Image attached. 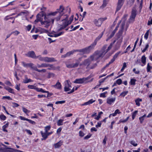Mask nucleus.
<instances>
[{
	"instance_id": "f704fd0d",
	"label": "nucleus",
	"mask_w": 152,
	"mask_h": 152,
	"mask_svg": "<svg viewBox=\"0 0 152 152\" xmlns=\"http://www.w3.org/2000/svg\"><path fill=\"white\" fill-rule=\"evenodd\" d=\"M6 118V117L4 114H2L0 115V119L1 120H5Z\"/></svg>"
},
{
	"instance_id": "f257e3e1",
	"label": "nucleus",
	"mask_w": 152,
	"mask_h": 152,
	"mask_svg": "<svg viewBox=\"0 0 152 152\" xmlns=\"http://www.w3.org/2000/svg\"><path fill=\"white\" fill-rule=\"evenodd\" d=\"M64 9V8L62 5L60 6L59 8L56 10V11L53 12H51L46 14L44 16V20L43 21L46 22L44 23V24L43 25H45V27L46 28H48L50 26V23L51 22L50 20L48 19V17L49 16L52 15L55 16L56 14H58V15L55 18L56 20L58 22L60 20L61 17L63 15V11Z\"/></svg>"
},
{
	"instance_id": "72a5a7b5",
	"label": "nucleus",
	"mask_w": 152,
	"mask_h": 152,
	"mask_svg": "<svg viewBox=\"0 0 152 152\" xmlns=\"http://www.w3.org/2000/svg\"><path fill=\"white\" fill-rule=\"evenodd\" d=\"M123 38L121 37V38L118 40V41L117 42V44H118V48L120 47L121 44L122 42Z\"/></svg>"
},
{
	"instance_id": "4d7b16f0",
	"label": "nucleus",
	"mask_w": 152,
	"mask_h": 152,
	"mask_svg": "<svg viewBox=\"0 0 152 152\" xmlns=\"http://www.w3.org/2000/svg\"><path fill=\"white\" fill-rule=\"evenodd\" d=\"M79 136L83 137L85 135V134L82 131H80L79 132Z\"/></svg>"
},
{
	"instance_id": "c9c22d12",
	"label": "nucleus",
	"mask_w": 152,
	"mask_h": 152,
	"mask_svg": "<svg viewBox=\"0 0 152 152\" xmlns=\"http://www.w3.org/2000/svg\"><path fill=\"white\" fill-rule=\"evenodd\" d=\"M64 33V32H61L57 34H54V37H56L58 36H59Z\"/></svg>"
},
{
	"instance_id": "680f3d73",
	"label": "nucleus",
	"mask_w": 152,
	"mask_h": 152,
	"mask_svg": "<svg viewBox=\"0 0 152 152\" xmlns=\"http://www.w3.org/2000/svg\"><path fill=\"white\" fill-rule=\"evenodd\" d=\"M73 17H74V15H72L69 18V24H71L72 22V21L73 20Z\"/></svg>"
},
{
	"instance_id": "7ed1b4c3",
	"label": "nucleus",
	"mask_w": 152,
	"mask_h": 152,
	"mask_svg": "<svg viewBox=\"0 0 152 152\" xmlns=\"http://www.w3.org/2000/svg\"><path fill=\"white\" fill-rule=\"evenodd\" d=\"M94 46L92 44L90 46L85 48L81 49L80 50V52H82L83 54H88L90 53L91 50L93 49Z\"/></svg>"
},
{
	"instance_id": "412c9836",
	"label": "nucleus",
	"mask_w": 152,
	"mask_h": 152,
	"mask_svg": "<svg viewBox=\"0 0 152 152\" xmlns=\"http://www.w3.org/2000/svg\"><path fill=\"white\" fill-rule=\"evenodd\" d=\"M146 57L145 55L143 56L141 58V61L143 64H141V66H143L144 65L146 64Z\"/></svg>"
},
{
	"instance_id": "9b49d317",
	"label": "nucleus",
	"mask_w": 152,
	"mask_h": 152,
	"mask_svg": "<svg viewBox=\"0 0 152 152\" xmlns=\"http://www.w3.org/2000/svg\"><path fill=\"white\" fill-rule=\"evenodd\" d=\"M56 61H57L53 58H49L48 57H45V62H56Z\"/></svg>"
},
{
	"instance_id": "a211bd4d",
	"label": "nucleus",
	"mask_w": 152,
	"mask_h": 152,
	"mask_svg": "<svg viewBox=\"0 0 152 152\" xmlns=\"http://www.w3.org/2000/svg\"><path fill=\"white\" fill-rule=\"evenodd\" d=\"M102 36V34H100L99 36L96 38L93 43H92L94 46H95V45H96L97 42L101 39Z\"/></svg>"
},
{
	"instance_id": "bb28decb",
	"label": "nucleus",
	"mask_w": 152,
	"mask_h": 152,
	"mask_svg": "<svg viewBox=\"0 0 152 152\" xmlns=\"http://www.w3.org/2000/svg\"><path fill=\"white\" fill-rule=\"evenodd\" d=\"M152 69V67L150 65L149 63H148L147 64V71L148 72H151V70Z\"/></svg>"
},
{
	"instance_id": "bf43d9fd",
	"label": "nucleus",
	"mask_w": 152,
	"mask_h": 152,
	"mask_svg": "<svg viewBox=\"0 0 152 152\" xmlns=\"http://www.w3.org/2000/svg\"><path fill=\"white\" fill-rule=\"evenodd\" d=\"M61 27H60L59 29L58 30V31H61L62 30L65 28L66 27V25H65V26H61Z\"/></svg>"
},
{
	"instance_id": "9d476101",
	"label": "nucleus",
	"mask_w": 152,
	"mask_h": 152,
	"mask_svg": "<svg viewBox=\"0 0 152 152\" xmlns=\"http://www.w3.org/2000/svg\"><path fill=\"white\" fill-rule=\"evenodd\" d=\"M106 53L105 52H104V51H99L98 53H97V55L98 56L96 58V59L97 60L100 58H103Z\"/></svg>"
},
{
	"instance_id": "0e129e2a",
	"label": "nucleus",
	"mask_w": 152,
	"mask_h": 152,
	"mask_svg": "<svg viewBox=\"0 0 152 152\" xmlns=\"http://www.w3.org/2000/svg\"><path fill=\"white\" fill-rule=\"evenodd\" d=\"M19 118L21 120H22L26 121H28V119L24 117H23L22 116H20Z\"/></svg>"
},
{
	"instance_id": "4c0bfd02",
	"label": "nucleus",
	"mask_w": 152,
	"mask_h": 152,
	"mask_svg": "<svg viewBox=\"0 0 152 152\" xmlns=\"http://www.w3.org/2000/svg\"><path fill=\"white\" fill-rule=\"evenodd\" d=\"M37 56L38 57V58H39V60L40 61H45V57H42L41 55H39Z\"/></svg>"
},
{
	"instance_id": "f3484780",
	"label": "nucleus",
	"mask_w": 152,
	"mask_h": 152,
	"mask_svg": "<svg viewBox=\"0 0 152 152\" xmlns=\"http://www.w3.org/2000/svg\"><path fill=\"white\" fill-rule=\"evenodd\" d=\"M84 83V80L83 78H80L76 79L74 81V83H75L82 84Z\"/></svg>"
},
{
	"instance_id": "423d86ee",
	"label": "nucleus",
	"mask_w": 152,
	"mask_h": 152,
	"mask_svg": "<svg viewBox=\"0 0 152 152\" xmlns=\"http://www.w3.org/2000/svg\"><path fill=\"white\" fill-rule=\"evenodd\" d=\"M64 16H66V17L64 19H62L61 21L63 22V23L61 26H65L66 25V27L71 24H69V21L68 20V15H65Z\"/></svg>"
},
{
	"instance_id": "f03ea898",
	"label": "nucleus",
	"mask_w": 152,
	"mask_h": 152,
	"mask_svg": "<svg viewBox=\"0 0 152 152\" xmlns=\"http://www.w3.org/2000/svg\"><path fill=\"white\" fill-rule=\"evenodd\" d=\"M81 57H80L77 59H75L73 60V62H76L75 64H66V66L69 68L77 67L78 66L79 64L80 66H81L83 65V62L79 64L80 62L81 61Z\"/></svg>"
},
{
	"instance_id": "de8ad7c7",
	"label": "nucleus",
	"mask_w": 152,
	"mask_h": 152,
	"mask_svg": "<svg viewBox=\"0 0 152 152\" xmlns=\"http://www.w3.org/2000/svg\"><path fill=\"white\" fill-rule=\"evenodd\" d=\"M20 32L19 31H18L17 30H16L12 32L11 33V34H14L16 36V35H18V34H20Z\"/></svg>"
},
{
	"instance_id": "b1692460",
	"label": "nucleus",
	"mask_w": 152,
	"mask_h": 152,
	"mask_svg": "<svg viewBox=\"0 0 152 152\" xmlns=\"http://www.w3.org/2000/svg\"><path fill=\"white\" fill-rule=\"evenodd\" d=\"M33 80L31 79H28L27 77H26L25 79L23 81V83H27L30 82H32Z\"/></svg>"
},
{
	"instance_id": "58836bf2",
	"label": "nucleus",
	"mask_w": 152,
	"mask_h": 152,
	"mask_svg": "<svg viewBox=\"0 0 152 152\" xmlns=\"http://www.w3.org/2000/svg\"><path fill=\"white\" fill-rule=\"evenodd\" d=\"M51 128V126H45V132H47L48 131L50 130Z\"/></svg>"
},
{
	"instance_id": "338daca9",
	"label": "nucleus",
	"mask_w": 152,
	"mask_h": 152,
	"mask_svg": "<svg viewBox=\"0 0 152 152\" xmlns=\"http://www.w3.org/2000/svg\"><path fill=\"white\" fill-rule=\"evenodd\" d=\"M101 124L102 123L100 121L99 122H98L97 123V124L95 126L96 128L100 127H101Z\"/></svg>"
},
{
	"instance_id": "4468645a",
	"label": "nucleus",
	"mask_w": 152,
	"mask_h": 152,
	"mask_svg": "<svg viewBox=\"0 0 152 152\" xmlns=\"http://www.w3.org/2000/svg\"><path fill=\"white\" fill-rule=\"evenodd\" d=\"M91 63V61L89 58L85 59L83 61V64L84 66H86L87 67L89 66Z\"/></svg>"
},
{
	"instance_id": "dca6fc26",
	"label": "nucleus",
	"mask_w": 152,
	"mask_h": 152,
	"mask_svg": "<svg viewBox=\"0 0 152 152\" xmlns=\"http://www.w3.org/2000/svg\"><path fill=\"white\" fill-rule=\"evenodd\" d=\"M115 99L116 98L115 97L112 98H108L107 99V103L108 104L111 105L115 101Z\"/></svg>"
},
{
	"instance_id": "79ce46f5",
	"label": "nucleus",
	"mask_w": 152,
	"mask_h": 152,
	"mask_svg": "<svg viewBox=\"0 0 152 152\" xmlns=\"http://www.w3.org/2000/svg\"><path fill=\"white\" fill-rule=\"evenodd\" d=\"M121 51H119L117 53H116L113 56V57L115 59L121 53Z\"/></svg>"
},
{
	"instance_id": "cd10ccee",
	"label": "nucleus",
	"mask_w": 152,
	"mask_h": 152,
	"mask_svg": "<svg viewBox=\"0 0 152 152\" xmlns=\"http://www.w3.org/2000/svg\"><path fill=\"white\" fill-rule=\"evenodd\" d=\"M136 81V80L135 79L133 78L131 79L130 81V84L131 85H135Z\"/></svg>"
},
{
	"instance_id": "473e14b6",
	"label": "nucleus",
	"mask_w": 152,
	"mask_h": 152,
	"mask_svg": "<svg viewBox=\"0 0 152 152\" xmlns=\"http://www.w3.org/2000/svg\"><path fill=\"white\" fill-rule=\"evenodd\" d=\"M14 149L10 148H6V151L7 152H14Z\"/></svg>"
},
{
	"instance_id": "0eeeda50",
	"label": "nucleus",
	"mask_w": 152,
	"mask_h": 152,
	"mask_svg": "<svg viewBox=\"0 0 152 152\" xmlns=\"http://www.w3.org/2000/svg\"><path fill=\"white\" fill-rule=\"evenodd\" d=\"M26 55V56L33 58L36 59L38 58V57L36 56L35 52L33 51H29Z\"/></svg>"
},
{
	"instance_id": "8fccbe9b",
	"label": "nucleus",
	"mask_w": 152,
	"mask_h": 152,
	"mask_svg": "<svg viewBox=\"0 0 152 152\" xmlns=\"http://www.w3.org/2000/svg\"><path fill=\"white\" fill-rule=\"evenodd\" d=\"M65 102H66V101L65 100L58 101L56 102L55 103V104H62L65 103Z\"/></svg>"
},
{
	"instance_id": "aec40b11",
	"label": "nucleus",
	"mask_w": 152,
	"mask_h": 152,
	"mask_svg": "<svg viewBox=\"0 0 152 152\" xmlns=\"http://www.w3.org/2000/svg\"><path fill=\"white\" fill-rule=\"evenodd\" d=\"M53 86L58 89H61V85L58 81L55 85H53Z\"/></svg>"
},
{
	"instance_id": "774afa93",
	"label": "nucleus",
	"mask_w": 152,
	"mask_h": 152,
	"mask_svg": "<svg viewBox=\"0 0 152 152\" xmlns=\"http://www.w3.org/2000/svg\"><path fill=\"white\" fill-rule=\"evenodd\" d=\"M139 119L140 121V123L142 124L143 122L144 118L141 116L139 118Z\"/></svg>"
},
{
	"instance_id": "5fc2aeb1",
	"label": "nucleus",
	"mask_w": 152,
	"mask_h": 152,
	"mask_svg": "<svg viewBox=\"0 0 152 152\" xmlns=\"http://www.w3.org/2000/svg\"><path fill=\"white\" fill-rule=\"evenodd\" d=\"M12 103L13 105L12 106V107L13 108L17 107L19 106V104H17L16 103H15V102H12Z\"/></svg>"
},
{
	"instance_id": "20e7f679",
	"label": "nucleus",
	"mask_w": 152,
	"mask_h": 152,
	"mask_svg": "<svg viewBox=\"0 0 152 152\" xmlns=\"http://www.w3.org/2000/svg\"><path fill=\"white\" fill-rule=\"evenodd\" d=\"M21 63L24 67L26 68L30 67L31 69L33 70H34L36 66L34 64L31 63L26 64L24 62L22 61Z\"/></svg>"
},
{
	"instance_id": "37998d69",
	"label": "nucleus",
	"mask_w": 152,
	"mask_h": 152,
	"mask_svg": "<svg viewBox=\"0 0 152 152\" xmlns=\"http://www.w3.org/2000/svg\"><path fill=\"white\" fill-rule=\"evenodd\" d=\"M28 88L30 89H36V86L32 85H29L28 86Z\"/></svg>"
},
{
	"instance_id": "5701e85b",
	"label": "nucleus",
	"mask_w": 152,
	"mask_h": 152,
	"mask_svg": "<svg viewBox=\"0 0 152 152\" xmlns=\"http://www.w3.org/2000/svg\"><path fill=\"white\" fill-rule=\"evenodd\" d=\"M62 142H61V141H60L58 142L55 144H54V146L55 148H58L60 147L62 144Z\"/></svg>"
},
{
	"instance_id": "864d4df0",
	"label": "nucleus",
	"mask_w": 152,
	"mask_h": 152,
	"mask_svg": "<svg viewBox=\"0 0 152 152\" xmlns=\"http://www.w3.org/2000/svg\"><path fill=\"white\" fill-rule=\"evenodd\" d=\"M117 30V28H115V29L113 31L110 35L113 37Z\"/></svg>"
},
{
	"instance_id": "e433bc0d",
	"label": "nucleus",
	"mask_w": 152,
	"mask_h": 152,
	"mask_svg": "<svg viewBox=\"0 0 152 152\" xmlns=\"http://www.w3.org/2000/svg\"><path fill=\"white\" fill-rule=\"evenodd\" d=\"M149 30H148L145 34L144 38L146 39H147L148 38L149 33Z\"/></svg>"
},
{
	"instance_id": "ea45409f",
	"label": "nucleus",
	"mask_w": 152,
	"mask_h": 152,
	"mask_svg": "<svg viewBox=\"0 0 152 152\" xmlns=\"http://www.w3.org/2000/svg\"><path fill=\"white\" fill-rule=\"evenodd\" d=\"M116 82L118 85H120L122 83V80L121 79H118L116 80Z\"/></svg>"
},
{
	"instance_id": "052dcab7",
	"label": "nucleus",
	"mask_w": 152,
	"mask_h": 152,
	"mask_svg": "<svg viewBox=\"0 0 152 152\" xmlns=\"http://www.w3.org/2000/svg\"><path fill=\"white\" fill-rule=\"evenodd\" d=\"M122 35L117 33L116 34V39L118 40L120 39Z\"/></svg>"
},
{
	"instance_id": "e2e57ef3",
	"label": "nucleus",
	"mask_w": 152,
	"mask_h": 152,
	"mask_svg": "<svg viewBox=\"0 0 152 152\" xmlns=\"http://www.w3.org/2000/svg\"><path fill=\"white\" fill-rule=\"evenodd\" d=\"M125 25V22H123L121 23V29L122 30H123L124 28V26Z\"/></svg>"
},
{
	"instance_id": "69168bd1",
	"label": "nucleus",
	"mask_w": 152,
	"mask_h": 152,
	"mask_svg": "<svg viewBox=\"0 0 152 152\" xmlns=\"http://www.w3.org/2000/svg\"><path fill=\"white\" fill-rule=\"evenodd\" d=\"M147 24L148 26H150L152 24V18L151 19H150L148 20Z\"/></svg>"
},
{
	"instance_id": "f8f14e48",
	"label": "nucleus",
	"mask_w": 152,
	"mask_h": 152,
	"mask_svg": "<svg viewBox=\"0 0 152 152\" xmlns=\"http://www.w3.org/2000/svg\"><path fill=\"white\" fill-rule=\"evenodd\" d=\"M101 18H99L98 20H97L96 19H94L93 22L94 24L96 25V26L99 27L101 26V25L102 23V21H101L100 24L99 23V21H101Z\"/></svg>"
},
{
	"instance_id": "13d9d810",
	"label": "nucleus",
	"mask_w": 152,
	"mask_h": 152,
	"mask_svg": "<svg viewBox=\"0 0 152 152\" xmlns=\"http://www.w3.org/2000/svg\"><path fill=\"white\" fill-rule=\"evenodd\" d=\"M113 45H111V44H110V45L108 47L107 49L106 50V51L105 52V53H107L109 50L112 48V46Z\"/></svg>"
},
{
	"instance_id": "4be33fe9",
	"label": "nucleus",
	"mask_w": 152,
	"mask_h": 152,
	"mask_svg": "<svg viewBox=\"0 0 152 152\" xmlns=\"http://www.w3.org/2000/svg\"><path fill=\"white\" fill-rule=\"evenodd\" d=\"M9 122H7L5 125L3 126L2 127V130L3 131L5 132H8V131L6 129L8 127Z\"/></svg>"
},
{
	"instance_id": "6e6552de",
	"label": "nucleus",
	"mask_w": 152,
	"mask_h": 152,
	"mask_svg": "<svg viewBox=\"0 0 152 152\" xmlns=\"http://www.w3.org/2000/svg\"><path fill=\"white\" fill-rule=\"evenodd\" d=\"M36 18L37 19L34 21V23L35 24H36L39 22H40L41 25H43V24H44V23L46 22L45 21H43L42 18L39 16H38V15H36Z\"/></svg>"
},
{
	"instance_id": "1a4fd4ad",
	"label": "nucleus",
	"mask_w": 152,
	"mask_h": 152,
	"mask_svg": "<svg viewBox=\"0 0 152 152\" xmlns=\"http://www.w3.org/2000/svg\"><path fill=\"white\" fill-rule=\"evenodd\" d=\"M137 15V10L136 9H132L131 14L130 17V19H132L134 20L135 18Z\"/></svg>"
},
{
	"instance_id": "c756f323",
	"label": "nucleus",
	"mask_w": 152,
	"mask_h": 152,
	"mask_svg": "<svg viewBox=\"0 0 152 152\" xmlns=\"http://www.w3.org/2000/svg\"><path fill=\"white\" fill-rule=\"evenodd\" d=\"M138 110H135L132 113V118L133 120H134L138 113Z\"/></svg>"
},
{
	"instance_id": "09e8293b",
	"label": "nucleus",
	"mask_w": 152,
	"mask_h": 152,
	"mask_svg": "<svg viewBox=\"0 0 152 152\" xmlns=\"http://www.w3.org/2000/svg\"><path fill=\"white\" fill-rule=\"evenodd\" d=\"M7 99L9 100H12V99L11 98L10 96H4L2 97V99Z\"/></svg>"
},
{
	"instance_id": "39448f33",
	"label": "nucleus",
	"mask_w": 152,
	"mask_h": 152,
	"mask_svg": "<svg viewBox=\"0 0 152 152\" xmlns=\"http://www.w3.org/2000/svg\"><path fill=\"white\" fill-rule=\"evenodd\" d=\"M124 0H118L116 9L115 13L119 11L124 4Z\"/></svg>"
},
{
	"instance_id": "c03bdc74",
	"label": "nucleus",
	"mask_w": 152,
	"mask_h": 152,
	"mask_svg": "<svg viewBox=\"0 0 152 152\" xmlns=\"http://www.w3.org/2000/svg\"><path fill=\"white\" fill-rule=\"evenodd\" d=\"M107 140V137L106 136H105L104 139H103L102 142V143L104 145H105L106 144V142Z\"/></svg>"
},
{
	"instance_id": "3c124183",
	"label": "nucleus",
	"mask_w": 152,
	"mask_h": 152,
	"mask_svg": "<svg viewBox=\"0 0 152 152\" xmlns=\"http://www.w3.org/2000/svg\"><path fill=\"white\" fill-rule=\"evenodd\" d=\"M70 90V89L69 87H67L66 85L64 87V91L65 92L69 91Z\"/></svg>"
},
{
	"instance_id": "393cba45",
	"label": "nucleus",
	"mask_w": 152,
	"mask_h": 152,
	"mask_svg": "<svg viewBox=\"0 0 152 152\" xmlns=\"http://www.w3.org/2000/svg\"><path fill=\"white\" fill-rule=\"evenodd\" d=\"M34 70L37 71L39 72H42L43 73L45 72L46 71V69H43L42 70L39 69L37 68V67L36 66H35V68L34 69Z\"/></svg>"
},
{
	"instance_id": "7c9ffc66",
	"label": "nucleus",
	"mask_w": 152,
	"mask_h": 152,
	"mask_svg": "<svg viewBox=\"0 0 152 152\" xmlns=\"http://www.w3.org/2000/svg\"><path fill=\"white\" fill-rule=\"evenodd\" d=\"M128 91H123L120 94V96L124 97L128 93Z\"/></svg>"
},
{
	"instance_id": "a19ab883",
	"label": "nucleus",
	"mask_w": 152,
	"mask_h": 152,
	"mask_svg": "<svg viewBox=\"0 0 152 152\" xmlns=\"http://www.w3.org/2000/svg\"><path fill=\"white\" fill-rule=\"evenodd\" d=\"M55 74L52 73H49L48 74V75L47 76V78H50L51 77H54Z\"/></svg>"
},
{
	"instance_id": "2f4dec72",
	"label": "nucleus",
	"mask_w": 152,
	"mask_h": 152,
	"mask_svg": "<svg viewBox=\"0 0 152 152\" xmlns=\"http://www.w3.org/2000/svg\"><path fill=\"white\" fill-rule=\"evenodd\" d=\"M103 112L102 111H101V112H99V113L98 115H97V116L96 117H95L94 119H96V120H99V119L101 117V114H103Z\"/></svg>"
},
{
	"instance_id": "6e6d98bb",
	"label": "nucleus",
	"mask_w": 152,
	"mask_h": 152,
	"mask_svg": "<svg viewBox=\"0 0 152 152\" xmlns=\"http://www.w3.org/2000/svg\"><path fill=\"white\" fill-rule=\"evenodd\" d=\"M22 109L23 112L26 113H29V112L28 110L24 107H23Z\"/></svg>"
},
{
	"instance_id": "ddd939ff",
	"label": "nucleus",
	"mask_w": 152,
	"mask_h": 152,
	"mask_svg": "<svg viewBox=\"0 0 152 152\" xmlns=\"http://www.w3.org/2000/svg\"><path fill=\"white\" fill-rule=\"evenodd\" d=\"M74 52V51H71L67 52L65 54L62 55V58H65L70 56L71 55H72Z\"/></svg>"
},
{
	"instance_id": "603ef678",
	"label": "nucleus",
	"mask_w": 152,
	"mask_h": 152,
	"mask_svg": "<svg viewBox=\"0 0 152 152\" xmlns=\"http://www.w3.org/2000/svg\"><path fill=\"white\" fill-rule=\"evenodd\" d=\"M91 135H92L91 134H89L87 135V136L84 137V139L88 140L91 137Z\"/></svg>"
},
{
	"instance_id": "6ab92c4d",
	"label": "nucleus",
	"mask_w": 152,
	"mask_h": 152,
	"mask_svg": "<svg viewBox=\"0 0 152 152\" xmlns=\"http://www.w3.org/2000/svg\"><path fill=\"white\" fill-rule=\"evenodd\" d=\"M40 133L42 135V137L43 138L41 139L42 140H45L48 138V136L47 134V132L43 133L42 131H41Z\"/></svg>"
},
{
	"instance_id": "c85d7f7f",
	"label": "nucleus",
	"mask_w": 152,
	"mask_h": 152,
	"mask_svg": "<svg viewBox=\"0 0 152 152\" xmlns=\"http://www.w3.org/2000/svg\"><path fill=\"white\" fill-rule=\"evenodd\" d=\"M63 119H60L57 122V124L58 126H61L63 125Z\"/></svg>"
},
{
	"instance_id": "a878e982",
	"label": "nucleus",
	"mask_w": 152,
	"mask_h": 152,
	"mask_svg": "<svg viewBox=\"0 0 152 152\" xmlns=\"http://www.w3.org/2000/svg\"><path fill=\"white\" fill-rule=\"evenodd\" d=\"M135 101L136 105L137 106H139L140 105V102H141L142 101V99H141L138 98L135 99Z\"/></svg>"
},
{
	"instance_id": "49530a36",
	"label": "nucleus",
	"mask_w": 152,
	"mask_h": 152,
	"mask_svg": "<svg viewBox=\"0 0 152 152\" xmlns=\"http://www.w3.org/2000/svg\"><path fill=\"white\" fill-rule=\"evenodd\" d=\"M130 143L132 145L134 146H136L137 145V143H135V141L133 140H132L130 141Z\"/></svg>"
},
{
	"instance_id": "2eb2a0df",
	"label": "nucleus",
	"mask_w": 152,
	"mask_h": 152,
	"mask_svg": "<svg viewBox=\"0 0 152 152\" xmlns=\"http://www.w3.org/2000/svg\"><path fill=\"white\" fill-rule=\"evenodd\" d=\"M46 8L45 7H43L41 9V10H42V11L41 12H40L39 13L37 14V15H38V16H40V17H41V18L42 17H43L46 14V13L43 10H45Z\"/></svg>"
},
{
	"instance_id": "a18cd8bd",
	"label": "nucleus",
	"mask_w": 152,
	"mask_h": 152,
	"mask_svg": "<svg viewBox=\"0 0 152 152\" xmlns=\"http://www.w3.org/2000/svg\"><path fill=\"white\" fill-rule=\"evenodd\" d=\"M126 67V63L125 62H124L123 64V66L121 70V72L123 71L124 69Z\"/></svg>"
}]
</instances>
